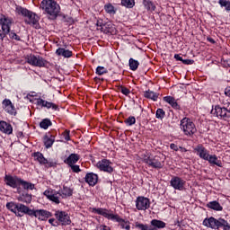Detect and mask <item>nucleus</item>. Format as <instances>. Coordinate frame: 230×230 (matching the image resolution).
Instances as JSON below:
<instances>
[{
  "mask_svg": "<svg viewBox=\"0 0 230 230\" xmlns=\"http://www.w3.org/2000/svg\"><path fill=\"white\" fill-rule=\"evenodd\" d=\"M225 94H226V96H229L230 97V87L226 88Z\"/></svg>",
  "mask_w": 230,
  "mask_h": 230,
  "instance_id": "obj_55",
  "label": "nucleus"
},
{
  "mask_svg": "<svg viewBox=\"0 0 230 230\" xmlns=\"http://www.w3.org/2000/svg\"><path fill=\"white\" fill-rule=\"evenodd\" d=\"M142 159L144 163H146V164L149 165L151 168L161 170V168L164 166V161H163V159H161L158 155L151 157L149 155H144Z\"/></svg>",
  "mask_w": 230,
  "mask_h": 230,
  "instance_id": "obj_6",
  "label": "nucleus"
},
{
  "mask_svg": "<svg viewBox=\"0 0 230 230\" xmlns=\"http://www.w3.org/2000/svg\"><path fill=\"white\" fill-rule=\"evenodd\" d=\"M65 141H69L71 139V137H69V130H65L62 134Z\"/></svg>",
  "mask_w": 230,
  "mask_h": 230,
  "instance_id": "obj_49",
  "label": "nucleus"
},
{
  "mask_svg": "<svg viewBox=\"0 0 230 230\" xmlns=\"http://www.w3.org/2000/svg\"><path fill=\"white\" fill-rule=\"evenodd\" d=\"M179 149L181 150V152H188V150L184 147L180 146Z\"/></svg>",
  "mask_w": 230,
  "mask_h": 230,
  "instance_id": "obj_59",
  "label": "nucleus"
},
{
  "mask_svg": "<svg viewBox=\"0 0 230 230\" xmlns=\"http://www.w3.org/2000/svg\"><path fill=\"white\" fill-rule=\"evenodd\" d=\"M101 230H111V227L105 226V225H102L100 226Z\"/></svg>",
  "mask_w": 230,
  "mask_h": 230,
  "instance_id": "obj_56",
  "label": "nucleus"
},
{
  "mask_svg": "<svg viewBox=\"0 0 230 230\" xmlns=\"http://www.w3.org/2000/svg\"><path fill=\"white\" fill-rule=\"evenodd\" d=\"M43 195L55 204H60V197H62V199H67V197H71L73 195V190L71 188L65 186L63 189L59 190L58 192L52 189H49L43 192ZM58 195L60 197H58Z\"/></svg>",
  "mask_w": 230,
  "mask_h": 230,
  "instance_id": "obj_1",
  "label": "nucleus"
},
{
  "mask_svg": "<svg viewBox=\"0 0 230 230\" xmlns=\"http://www.w3.org/2000/svg\"><path fill=\"white\" fill-rule=\"evenodd\" d=\"M26 62L34 67H45V66L48 64V61H46L44 58L35 55L27 56Z\"/></svg>",
  "mask_w": 230,
  "mask_h": 230,
  "instance_id": "obj_8",
  "label": "nucleus"
},
{
  "mask_svg": "<svg viewBox=\"0 0 230 230\" xmlns=\"http://www.w3.org/2000/svg\"><path fill=\"white\" fill-rule=\"evenodd\" d=\"M34 159L35 161H38L40 164H49V166H51V164L44 157V155L42 153L37 152L34 153Z\"/></svg>",
  "mask_w": 230,
  "mask_h": 230,
  "instance_id": "obj_27",
  "label": "nucleus"
},
{
  "mask_svg": "<svg viewBox=\"0 0 230 230\" xmlns=\"http://www.w3.org/2000/svg\"><path fill=\"white\" fill-rule=\"evenodd\" d=\"M164 102H166V103H169V105L172 106V109H175L176 111H179V109H181V105H179L175 98L172 96L164 97Z\"/></svg>",
  "mask_w": 230,
  "mask_h": 230,
  "instance_id": "obj_25",
  "label": "nucleus"
},
{
  "mask_svg": "<svg viewBox=\"0 0 230 230\" xmlns=\"http://www.w3.org/2000/svg\"><path fill=\"white\" fill-rule=\"evenodd\" d=\"M2 107L4 111L11 116H15L17 114V110H15V106H13V103H12V101H10V99H4L2 102Z\"/></svg>",
  "mask_w": 230,
  "mask_h": 230,
  "instance_id": "obj_12",
  "label": "nucleus"
},
{
  "mask_svg": "<svg viewBox=\"0 0 230 230\" xmlns=\"http://www.w3.org/2000/svg\"><path fill=\"white\" fill-rule=\"evenodd\" d=\"M170 184L174 190L182 191L184 190V185L186 184V181L182 180V178H180L178 176H174L171 179Z\"/></svg>",
  "mask_w": 230,
  "mask_h": 230,
  "instance_id": "obj_14",
  "label": "nucleus"
},
{
  "mask_svg": "<svg viewBox=\"0 0 230 230\" xmlns=\"http://www.w3.org/2000/svg\"><path fill=\"white\" fill-rule=\"evenodd\" d=\"M0 48H1V43H0Z\"/></svg>",
  "mask_w": 230,
  "mask_h": 230,
  "instance_id": "obj_62",
  "label": "nucleus"
},
{
  "mask_svg": "<svg viewBox=\"0 0 230 230\" xmlns=\"http://www.w3.org/2000/svg\"><path fill=\"white\" fill-rule=\"evenodd\" d=\"M56 55H58V57H64V58H71V57H73V51L64 48H58L56 50Z\"/></svg>",
  "mask_w": 230,
  "mask_h": 230,
  "instance_id": "obj_23",
  "label": "nucleus"
},
{
  "mask_svg": "<svg viewBox=\"0 0 230 230\" xmlns=\"http://www.w3.org/2000/svg\"><path fill=\"white\" fill-rule=\"evenodd\" d=\"M207 161H208L210 164L222 168V161L218 160V157L216 155H208Z\"/></svg>",
  "mask_w": 230,
  "mask_h": 230,
  "instance_id": "obj_28",
  "label": "nucleus"
},
{
  "mask_svg": "<svg viewBox=\"0 0 230 230\" xmlns=\"http://www.w3.org/2000/svg\"><path fill=\"white\" fill-rule=\"evenodd\" d=\"M69 167L71 168L72 172H74L75 173H79V172H81L80 166L75 164L72 165H69Z\"/></svg>",
  "mask_w": 230,
  "mask_h": 230,
  "instance_id": "obj_48",
  "label": "nucleus"
},
{
  "mask_svg": "<svg viewBox=\"0 0 230 230\" xmlns=\"http://www.w3.org/2000/svg\"><path fill=\"white\" fill-rule=\"evenodd\" d=\"M55 217L61 223V226H71V217L67 212L58 210L55 213Z\"/></svg>",
  "mask_w": 230,
  "mask_h": 230,
  "instance_id": "obj_10",
  "label": "nucleus"
},
{
  "mask_svg": "<svg viewBox=\"0 0 230 230\" xmlns=\"http://www.w3.org/2000/svg\"><path fill=\"white\" fill-rule=\"evenodd\" d=\"M93 213H96V215H102L104 218H108V220H115V222H120L121 217L119 215L113 214L112 210H109L107 208H93Z\"/></svg>",
  "mask_w": 230,
  "mask_h": 230,
  "instance_id": "obj_7",
  "label": "nucleus"
},
{
  "mask_svg": "<svg viewBox=\"0 0 230 230\" xmlns=\"http://www.w3.org/2000/svg\"><path fill=\"white\" fill-rule=\"evenodd\" d=\"M107 26L109 27V26H112V25L111 24H108Z\"/></svg>",
  "mask_w": 230,
  "mask_h": 230,
  "instance_id": "obj_61",
  "label": "nucleus"
},
{
  "mask_svg": "<svg viewBox=\"0 0 230 230\" xmlns=\"http://www.w3.org/2000/svg\"><path fill=\"white\" fill-rule=\"evenodd\" d=\"M137 67H139V61L129 58V69H131V71H137Z\"/></svg>",
  "mask_w": 230,
  "mask_h": 230,
  "instance_id": "obj_35",
  "label": "nucleus"
},
{
  "mask_svg": "<svg viewBox=\"0 0 230 230\" xmlns=\"http://www.w3.org/2000/svg\"><path fill=\"white\" fill-rule=\"evenodd\" d=\"M15 12L18 13V15H22V17H25V22L27 24H31L36 29L40 27L39 16H37V14H35L33 12H31L22 6H16Z\"/></svg>",
  "mask_w": 230,
  "mask_h": 230,
  "instance_id": "obj_3",
  "label": "nucleus"
},
{
  "mask_svg": "<svg viewBox=\"0 0 230 230\" xmlns=\"http://www.w3.org/2000/svg\"><path fill=\"white\" fill-rule=\"evenodd\" d=\"M195 154L200 157V159H203L204 161H207L208 157H209V151L204 147L202 145H198L194 148Z\"/></svg>",
  "mask_w": 230,
  "mask_h": 230,
  "instance_id": "obj_18",
  "label": "nucleus"
},
{
  "mask_svg": "<svg viewBox=\"0 0 230 230\" xmlns=\"http://www.w3.org/2000/svg\"><path fill=\"white\" fill-rule=\"evenodd\" d=\"M145 98H148L149 100H153L154 102H157V98L159 95L150 90L146 91L144 94Z\"/></svg>",
  "mask_w": 230,
  "mask_h": 230,
  "instance_id": "obj_32",
  "label": "nucleus"
},
{
  "mask_svg": "<svg viewBox=\"0 0 230 230\" xmlns=\"http://www.w3.org/2000/svg\"><path fill=\"white\" fill-rule=\"evenodd\" d=\"M135 227H137V229H141V230H154V228L148 226V225H144L141 223H135Z\"/></svg>",
  "mask_w": 230,
  "mask_h": 230,
  "instance_id": "obj_41",
  "label": "nucleus"
},
{
  "mask_svg": "<svg viewBox=\"0 0 230 230\" xmlns=\"http://www.w3.org/2000/svg\"><path fill=\"white\" fill-rule=\"evenodd\" d=\"M117 222H120L119 226H120L121 229L130 230V222L125 221L121 218L119 221H117Z\"/></svg>",
  "mask_w": 230,
  "mask_h": 230,
  "instance_id": "obj_40",
  "label": "nucleus"
},
{
  "mask_svg": "<svg viewBox=\"0 0 230 230\" xmlns=\"http://www.w3.org/2000/svg\"><path fill=\"white\" fill-rule=\"evenodd\" d=\"M193 60H191V59H183L182 60V63L183 64H186L187 66H190V65H191V64H193Z\"/></svg>",
  "mask_w": 230,
  "mask_h": 230,
  "instance_id": "obj_51",
  "label": "nucleus"
},
{
  "mask_svg": "<svg viewBox=\"0 0 230 230\" xmlns=\"http://www.w3.org/2000/svg\"><path fill=\"white\" fill-rule=\"evenodd\" d=\"M20 186H22L23 190H35V184L22 179L20 180Z\"/></svg>",
  "mask_w": 230,
  "mask_h": 230,
  "instance_id": "obj_29",
  "label": "nucleus"
},
{
  "mask_svg": "<svg viewBox=\"0 0 230 230\" xmlns=\"http://www.w3.org/2000/svg\"><path fill=\"white\" fill-rule=\"evenodd\" d=\"M24 215H29L30 217H33V210L30 209V208L26 207L23 204H18L16 209V217H24Z\"/></svg>",
  "mask_w": 230,
  "mask_h": 230,
  "instance_id": "obj_17",
  "label": "nucleus"
},
{
  "mask_svg": "<svg viewBox=\"0 0 230 230\" xmlns=\"http://www.w3.org/2000/svg\"><path fill=\"white\" fill-rule=\"evenodd\" d=\"M136 208L138 211H146L150 208V199L143 196L137 198Z\"/></svg>",
  "mask_w": 230,
  "mask_h": 230,
  "instance_id": "obj_11",
  "label": "nucleus"
},
{
  "mask_svg": "<svg viewBox=\"0 0 230 230\" xmlns=\"http://www.w3.org/2000/svg\"><path fill=\"white\" fill-rule=\"evenodd\" d=\"M6 35H8V33L7 32H4V31H1L0 30V39H1V40H4V37H6Z\"/></svg>",
  "mask_w": 230,
  "mask_h": 230,
  "instance_id": "obj_50",
  "label": "nucleus"
},
{
  "mask_svg": "<svg viewBox=\"0 0 230 230\" xmlns=\"http://www.w3.org/2000/svg\"><path fill=\"white\" fill-rule=\"evenodd\" d=\"M37 105L39 107H44L45 109H53V111H57L58 106L51 102H48L42 98L37 99Z\"/></svg>",
  "mask_w": 230,
  "mask_h": 230,
  "instance_id": "obj_20",
  "label": "nucleus"
},
{
  "mask_svg": "<svg viewBox=\"0 0 230 230\" xmlns=\"http://www.w3.org/2000/svg\"><path fill=\"white\" fill-rule=\"evenodd\" d=\"M104 10H105L106 13H109L110 15H115V13H116V8H114V5H112V4H105Z\"/></svg>",
  "mask_w": 230,
  "mask_h": 230,
  "instance_id": "obj_34",
  "label": "nucleus"
},
{
  "mask_svg": "<svg viewBox=\"0 0 230 230\" xmlns=\"http://www.w3.org/2000/svg\"><path fill=\"white\" fill-rule=\"evenodd\" d=\"M203 226H205L206 227H210V229H220V227H223V230H230L229 222L222 217L218 219L213 217L209 218H205L203 220Z\"/></svg>",
  "mask_w": 230,
  "mask_h": 230,
  "instance_id": "obj_4",
  "label": "nucleus"
},
{
  "mask_svg": "<svg viewBox=\"0 0 230 230\" xmlns=\"http://www.w3.org/2000/svg\"><path fill=\"white\" fill-rule=\"evenodd\" d=\"M43 143L46 148H51L53 146V143H55V136L51 134H47L43 137Z\"/></svg>",
  "mask_w": 230,
  "mask_h": 230,
  "instance_id": "obj_26",
  "label": "nucleus"
},
{
  "mask_svg": "<svg viewBox=\"0 0 230 230\" xmlns=\"http://www.w3.org/2000/svg\"><path fill=\"white\" fill-rule=\"evenodd\" d=\"M124 123L126 125H128V127H132V125H136V117L130 116L127 119L124 120Z\"/></svg>",
  "mask_w": 230,
  "mask_h": 230,
  "instance_id": "obj_42",
  "label": "nucleus"
},
{
  "mask_svg": "<svg viewBox=\"0 0 230 230\" xmlns=\"http://www.w3.org/2000/svg\"><path fill=\"white\" fill-rule=\"evenodd\" d=\"M112 164L111 161L107 159H102L97 163V168L101 170V172H107L108 173H112L114 169L112 168Z\"/></svg>",
  "mask_w": 230,
  "mask_h": 230,
  "instance_id": "obj_13",
  "label": "nucleus"
},
{
  "mask_svg": "<svg viewBox=\"0 0 230 230\" xmlns=\"http://www.w3.org/2000/svg\"><path fill=\"white\" fill-rule=\"evenodd\" d=\"M218 4H220L221 8H225L226 12H230V1L218 0Z\"/></svg>",
  "mask_w": 230,
  "mask_h": 230,
  "instance_id": "obj_38",
  "label": "nucleus"
},
{
  "mask_svg": "<svg viewBox=\"0 0 230 230\" xmlns=\"http://www.w3.org/2000/svg\"><path fill=\"white\" fill-rule=\"evenodd\" d=\"M4 182L11 188H19V186H21V178L17 176L5 175Z\"/></svg>",
  "mask_w": 230,
  "mask_h": 230,
  "instance_id": "obj_16",
  "label": "nucleus"
},
{
  "mask_svg": "<svg viewBox=\"0 0 230 230\" xmlns=\"http://www.w3.org/2000/svg\"><path fill=\"white\" fill-rule=\"evenodd\" d=\"M18 206H19V204L13 202V201L6 203L7 209H9V211H12V213H14V215H16V213H17Z\"/></svg>",
  "mask_w": 230,
  "mask_h": 230,
  "instance_id": "obj_33",
  "label": "nucleus"
},
{
  "mask_svg": "<svg viewBox=\"0 0 230 230\" xmlns=\"http://www.w3.org/2000/svg\"><path fill=\"white\" fill-rule=\"evenodd\" d=\"M40 6L52 19H57L60 13V5L55 0H42Z\"/></svg>",
  "mask_w": 230,
  "mask_h": 230,
  "instance_id": "obj_2",
  "label": "nucleus"
},
{
  "mask_svg": "<svg viewBox=\"0 0 230 230\" xmlns=\"http://www.w3.org/2000/svg\"><path fill=\"white\" fill-rule=\"evenodd\" d=\"M85 182L89 184V186H96L98 182V174L93 172H89L85 175Z\"/></svg>",
  "mask_w": 230,
  "mask_h": 230,
  "instance_id": "obj_21",
  "label": "nucleus"
},
{
  "mask_svg": "<svg viewBox=\"0 0 230 230\" xmlns=\"http://www.w3.org/2000/svg\"><path fill=\"white\" fill-rule=\"evenodd\" d=\"M9 37L10 39H13V40H21V37L13 31L9 32Z\"/></svg>",
  "mask_w": 230,
  "mask_h": 230,
  "instance_id": "obj_47",
  "label": "nucleus"
},
{
  "mask_svg": "<svg viewBox=\"0 0 230 230\" xmlns=\"http://www.w3.org/2000/svg\"><path fill=\"white\" fill-rule=\"evenodd\" d=\"M208 42H211V44H215V40L212 38H208Z\"/></svg>",
  "mask_w": 230,
  "mask_h": 230,
  "instance_id": "obj_58",
  "label": "nucleus"
},
{
  "mask_svg": "<svg viewBox=\"0 0 230 230\" xmlns=\"http://www.w3.org/2000/svg\"><path fill=\"white\" fill-rule=\"evenodd\" d=\"M180 128L185 136L189 137L193 136L197 132V127H195V123L190 118H183L181 120Z\"/></svg>",
  "mask_w": 230,
  "mask_h": 230,
  "instance_id": "obj_5",
  "label": "nucleus"
},
{
  "mask_svg": "<svg viewBox=\"0 0 230 230\" xmlns=\"http://www.w3.org/2000/svg\"><path fill=\"white\" fill-rule=\"evenodd\" d=\"M165 114L166 113L164 112V109H158L156 111L155 116H156L157 119H163V118H164Z\"/></svg>",
  "mask_w": 230,
  "mask_h": 230,
  "instance_id": "obj_45",
  "label": "nucleus"
},
{
  "mask_svg": "<svg viewBox=\"0 0 230 230\" xmlns=\"http://www.w3.org/2000/svg\"><path fill=\"white\" fill-rule=\"evenodd\" d=\"M122 6H125V8H134L136 6V1L135 0H121Z\"/></svg>",
  "mask_w": 230,
  "mask_h": 230,
  "instance_id": "obj_36",
  "label": "nucleus"
},
{
  "mask_svg": "<svg viewBox=\"0 0 230 230\" xmlns=\"http://www.w3.org/2000/svg\"><path fill=\"white\" fill-rule=\"evenodd\" d=\"M0 130L4 132V134H12L13 132V128H12L11 124H8L6 121H0Z\"/></svg>",
  "mask_w": 230,
  "mask_h": 230,
  "instance_id": "obj_24",
  "label": "nucleus"
},
{
  "mask_svg": "<svg viewBox=\"0 0 230 230\" xmlns=\"http://www.w3.org/2000/svg\"><path fill=\"white\" fill-rule=\"evenodd\" d=\"M40 128H44V130L48 129L49 127H51V120L49 119H44L40 123Z\"/></svg>",
  "mask_w": 230,
  "mask_h": 230,
  "instance_id": "obj_39",
  "label": "nucleus"
},
{
  "mask_svg": "<svg viewBox=\"0 0 230 230\" xmlns=\"http://www.w3.org/2000/svg\"><path fill=\"white\" fill-rule=\"evenodd\" d=\"M211 114L221 119H230V110L226 107H221L220 105H216L215 108L211 110Z\"/></svg>",
  "mask_w": 230,
  "mask_h": 230,
  "instance_id": "obj_9",
  "label": "nucleus"
},
{
  "mask_svg": "<svg viewBox=\"0 0 230 230\" xmlns=\"http://www.w3.org/2000/svg\"><path fill=\"white\" fill-rule=\"evenodd\" d=\"M107 73H108L107 68H105L104 66H98L96 68V74L99 75H105Z\"/></svg>",
  "mask_w": 230,
  "mask_h": 230,
  "instance_id": "obj_46",
  "label": "nucleus"
},
{
  "mask_svg": "<svg viewBox=\"0 0 230 230\" xmlns=\"http://www.w3.org/2000/svg\"><path fill=\"white\" fill-rule=\"evenodd\" d=\"M49 222L51 224V226H55V218H50Z\"/></svg>",
  "mask_w": 230,
  "mask_h": 230,
  "instance_id": "obj_57",
  "label": "nucleus"
},
{
  "mask_svg": "<svg viewBox=\"0 0 230 230\" xmlns=\"http://www.w3.org/2000/svg\"><path fill=\"white\" fill-rule=\"evenodd\" d=\"M32 217H35L39 220H47L51 217V212L44 209L32 210Z\"/></svg>",
  "mask_w": 230,
  "mask_h": 230,
  "instance_id": "obj_19",
  "label": "nucleus"
},
{
  "mask_svg": "<svg viewBox=\"0 0 230 230\" xmlns=\"http://www.w3.org/2000/svg\"><path fill=\"white\" fill-rule=\"evenodd\" d=\"M80 161V155L78 154H71L66 159L64 160L65 164L68 166H73Z\"/></svg>",
  "mask_w": 230,
  "mask_h": 230,
  "instance_id": "obj_22",
  "label": "nucleus"
},
{
  "mask_svg": "<svg viewBox=\"0 0 230 230\" xmlns=\"http://www.w3.org/2000/svg\"><path fill=\"white\" fill-rule=\"evenodd\" d=\"M174 58L176 59V60H179L180 62H182V57H181L179 54H176V55H174Z\"/></svg>",
  "mask_w": 230,
  "mask_h": 230,
  "instance_id": "obj_53",
  "label": "nucleus"
},
{
  "mask_svg": "<svg viewBox=\"0 0 230 230\" xmlns=\"http://www.w3.org/2000/svg\"><path fill=\"white\" fill-rule=\"evenodd\" d=\"M208 208L214 209L215 211H222L223 208L217 201H211L208 205Z\"/></svg>",
  "mask_w": 230,
  "mask_h": 230,
  "instance_id": "obj_31",
  "label": "nucleus"
},
{
  "mask_svg": "<svg viewBox=\"0 0 230 230\" xmlns=\"http://www.w3.org/2000/svg\"><path fill=\"white\" fill-rule=\"evenodd\" d=\"M20 202H25L26 204H30L31 202V194H22L18 198Z\"/></svg>",
  "mask_w": 230,
  "mask_h": 230,
  "instance_id": "obj_37",
  "label": "nucleus"
},
{
  "mask_svg": "<svg viewBox=\"0 0 230 230\" xmlns=\"http://www.w3.org/2000/svg\"><path fill=\"white\" fill-rule=\"evenodd\" d=\"M151 226L157 227V229H164V227H166V223L161 220L153 219L151 221Z\"/></svg>",
  "mask_w": 230,
  "mask_h": 230,
  "instance_id": "obj_30",
  "label": "nucleus"
},
{
  "mask_svg": "<svg viewBox=\"0 0 230 230\" xmlns=\"http://www.w3.org/2000/svg\"><path fill=\"white\" fill-rule=\"evenodd\" d=\"M118 91L122 93L125 96H128V94H130V90L123 85L119 86Z\"/></svg>",
  "mask_w": 230,
  "mask_h": 230,
  "instance_id": "obj_44",
  "label": "nucleus"
},
{
  "mask_svg": "<svg viewBox=\"0 0 230 230\" xmlns=\"http://www.w3.org/2000/svg\"><path fill=\"white\" fill-rule=\"evenodd\" d=\"M107 31H108V33H111V31H111V30H108Z\"/></svg>",
  "mask_w": 230,
  "mask_h": 230,
  "instance_id": "obj_60",
  "label": "nucleus"
},
{
  "mask_svg": "<svg viewBox=\"0 0 230 230\" xmlns=\"http://www.w3.org/2000/svg\"><path fill=\"white\" fill-rule=\"evenodd\" d=\"M144 5H145V8H146V10H151L152 12L155 10V5L151 1H145Z\"/></svg>",
  "mask_w": 230,
  "mask_h": 230,
  "instance_id": "obj_43",
  "label": "nucleus"
},
{
  "mask_svg": "<svg viewBox=\"0 0 230 230\" xmlns=\"http://www.w3.org/2000/svg\"><path fill=\"white\" fill-rule=\"evenodd\" d=\"M222 103H223V107H225L226 109V107H229L230 105V102L228 101H222Z\"/></svg>",
  "mask_w": 230,
  "mask_h": 230,
  "instance_id": "obj_54",
  "label": "nucleus"
},
{
  "mask_svg": "<svg viewBox=\"0 0 230 230\" xmlns=\"http://www.w3.org/2000/svg\"><path fill=\"white\" fill-rule=\"evenodd\" d=\"M170 148L172 150H174L175 152H178V150H179V146H177V145H175V144H171Z\"/></svg>",
  "mask_w": 230,
  "mask_h": 230,
  "instance_id": "obj_52",
  "label": "nucleus"
},
{
  "mask_svg": "<svg viewBox=\"0 0 230 230\" xmlns=\"http://www.w3.org/2000/svg\"><path fill=\"white\" fill-rule=\"evenodd\" d=\"M0 26L4 33H10V30L12 28V19L4 16V14H0Z\"/></svg>",
  "mask_w": 230,
  "mask_h": 230,
  "instance_id": "obj_15",
  "label": "nucleus"
}]
</instances>
